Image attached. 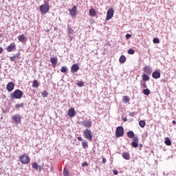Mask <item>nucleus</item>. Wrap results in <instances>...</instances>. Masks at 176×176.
<instances>
[{"mask_svg": "<svg viewBox=\"0 0 176 176\" xmlns=\"http://www.w3.org/2000/svg\"><path fill=\"white\" fill-rule=\"evenodd\" d=\"M69 12L72 17H75L78 13V7L76 6H74L72 9L69 10Z\"/></svg>", "mask_w": 176, "mask_h": 176, "instance_id": "7", "label": "nucleus"}, {"mask_svg": "<svg viewBox=\"0 0 176 176\" xmlns=\"http://www.w3.org/2000/svg\"><path fill=\"white\" fill-rule=\"evenodd\" d=\"M152 76H153V79H159V78H160V76H161L160 72H159V71L153 72L152 74Z\"/></svg>", "mask_w": 176, "mask_h": 176, "instance_id": "13", "label": "nucleus"}, {"mask_svg": "<svg viewBox=\"0 0 176 176\" xmlns=\"http://www.w3.org/2000/svg\"><path fill=\"white\" fill-rule=\"evenodd\" d=\"M77 85L78 86V87H83V86H85V82H83L82 81H78Z\"/></svg>", "mask_w": 176, "mask_h": 176, "instance_id": "33", "label": "nucleus"}, {"mask_svg": "<svg viewBox=\"0 0 176 176\" xmlns=\"http://www.w3.org/2000/svg\"><path fill=\"white\" fill-rule=\"evenodd\" d=\"M39 10L41 14H46V13L50 10V6L49 3L44 2V4L40 6Z\"/></svg>", "mask_w": 176, "mask_h": 176, "instance_id": "1", "label": "nucleus"}, {"mask_svg": "<svg viewBox=\"0 0 176 176\" xmlns=\"http://www.w3.org/2000/svg\"><path fill=\"white\" fill-rule=\"evenodd\" d=\"M105 163H107V159H105V157L102 158V164H105Z\"/></svg>", "mask_w": 176, "mask_h": 176, "instance_id": "45", "label": "nucleus"}, {"mask_svg": "<svg viewBox=\"0 0 176 176\" xmlns=\"http://www.w3.org/2000/svg\"><path fill=\"white\" fill-rule=\"evenodd\" d=\"M129 116L134 118L135 116V112H130Z\"/></svg>", "mask_w": 176, "mask_h": 176, "instance_id": "41", "label": "nucleus"}, {"mask_svg": "<svg viewBox=\"0 0 176 176\" xmlns=\"http://www.w3.org/2000/svg\"><path fill=\"white\" fill-rule=\"evenodd\" d=\"M63 175L69 176V172L66 168H64L63 170Z\"/></svg>", "mask_w": 176, "mask_h": 176, "instance_id": "36", "label": "nucleus"}, {"mask_svg": "<svg viewBox=\"0 0 176 176\" xmlns=\"http://www.w3.org/2000/svg\"><path fill=\"white\" fill-rule=\"evenodd\" d=\"M13 50H16V44L11 43L8 47H7V52L10 53V52H13Z\"/></svg>", "mask_w": 176, "mask_h": 176, "instance_id": "11", "label": "nucleus"}, {"mask_svg": "<svg viewBox=\"0 0 176 176\" xmlns=\"http://www.w3.org/2000/svg\"><path fill=\"white\" fill-rule=\"evenodd\" d=\"M122 157L125 160H130V154L129 153H124L122 154Z\"/></svg>", "mask_w": 176, "mask_h": 176, "instance_id": "20", "label": "nucleus"}, {"mask_svg": "<svg viewBox=\"0 0 176 176\" xmlns=\"http://www.w3.org/2000/svg\"><path fill=\"white\" fill-rule=\"evenodd\" d=\"M82 124L85 127L90 128V127H91V121H90V120L89 121H83Z\"/></svg>", "mask_w": 176, "mask_h": 176, "instance_id": "18", "label": "nucleus"}, {"mask_svg": "<svg viewBox=\"0 0 176 176\" xmlns=\"http://www.w3.org/2000/svg\"><path fill=\"white\" fill-rule=\"evenodd\" d=\"M12 120H13L16 124H19V123H21V116H20L19 114L14 115L12 117Z\"/></svg>", "mask_w": 176, "mask_h": 176, "instance_id": "6", "label": "nucleus"}, {"mask_svg": "<svg viewBox=\"0 0 176 176\" xmlns=\"http://www.w3.org/2000/svg\"><path fill=\"white\" fill-rule=\"evenodd\" d=\"M122 121L126 122L127 121V118L126 117L122 118Z\"/></svg>", "mask_w": 176, "mask_h": 176, "instance_id": "47", "label": "nucleus"}, {"mask_svg": "<svg viewBox=\"0 0 176 176\" xmlns=\"http://www.w3.org/2000/svg\"><path fill=\"white\" fill-rule=\"evenodd\" d=\"M124 134V129H123V126H118L116 131V137H117V138H119L120 137H123Z\"/></svg>", "mask_w": 176, "mask_h": 176, "instance_id": "4", "label": "nucleus"}, {"mask_svg": "<svg viewBox=\"0 0 176 176\" xmlns=\"http://www.w3.org/2000/svg\"><path fill=\"white\" fill-rule=\"evenodd\" d=\"M142 93L145 96H149V94H151V90H149V89L146 88V89H143Z\"/></svg>", "mask_w": 176, "mask_h": 176, "instance_id": "23", "label": "nucleus"}, {"mask_svg": "<svg viewBox=\"0 0 176 176\" xmlns=\"http://www.w3.org/2000/svg\"><path fill=\"white\" fill-rule=\"evenodd\" d=\"M113 8H109L107 11V17H106V20H111V19H112L113 17Z\"/></svg>", "mask_w": 176, "mask_h": 176, "instance_id": "8", "label": "nucleus"}, {"mask_svg": "<svg viewBox=\"0 0 176 176\" xmlns=\"http://www.w3.org/2000/svg\"><path fill=\"white\" fill-rule=\"evenodd\" d=\"M164 142L168 146H170V145H171V140L168 138H166Z\"/></svg>", "mask_w": 176, "mask_h": 176, "instance_id": "26", "label": "nucleus"}, {"mask_svg": "<svg viewBox=\"0 0 176 176\" xmlns=\"http://www.w3.org/2000/svg\"><path fill=\"white\" fill-rule=\"evenodd\" d=\"M142 79L144 82H147L148 80H149L150 78H149V76H148L147 74H143Z\"/></svg>", "mask_w": 176, "mask_h": 176, "instance_id": "25", "label": "nucleus"}, {"mask_svg": "<svg viewBox=\"0 0 176 176\" xmlns=\"http://www.w3.org/2000/svg\"><path fill=\"white\" fill-rule=\"evenodd\" d=\"M38 86H39V83L38 82V81L36 80H34L33 81V84H32V87H38Z\"/></svg>", "mask_w": 176, "mask_h": 176, "instance_id": "29", "label": "nucleus"}, {"mask_svg": "<svg viewBox=\"0 0 176 176\" xmlns=\"http://www.w3.org/2000/svg\"><path fill=\"white\" fill-rule=\"evenodd\" d=\"M57 61H58V60H57V57H56V56L52 57V58H51V59H50V62L52 63V66H53L54 67H55L56 65H57Z\"/></svg>", "mask_w": 176, "mask_h": 176, "instance_id": "17", "label": "nucleus"}, {"mask_svg": "<svg viewBox=\"0 0 176 176\" xmlns=\"http://www.w3.org/2000/svg\"><path fill=\"white\" fill-rule=\"evenodd\" d=\"M23 97V91L20 89H16L12 94L11 98H15L16 100H19Z\"/></svg>", "mask_w": 176, "mask_h": 176, "instance_id": "2", "label": "nucleus"}, {"mask_svg": "<svg viewBox=\"0 0 176 176\" xmlns=\"http://www.w3.org/2000/svg\"><path fill=\"white\" fill-rule=\"evenodd\" d=\"M145 124H146V123L145 122V121L144 120H140L139 122V125L142 128L144 129V127H145Z\"/></svg>", "mask_w": 176, "mask_h": 176, "instance_id": "27", "label": "nucleus"}, {"mask_svg": "<svg viewBox=\"0 0 176 176\" xmlns=\"http://www.w3.org/2000/svg\"><path fill=\"white\" fill-rule=\"evenodd\" d=\"M173 124H176V121L175 120L173 121Z\"/></svg>", "mask_w": 176, "mask_h": 176, "instance_id": "50", "label": "nucleus"}, {"mask_svg": "<svg viewBox=\"0 0 176 176\" xmlns=\"http://www.w3.org/2000/svg\"><path fill=\"white\" fill-rule=\"evenodd\" d=\"M60 72L67 74L68 72V67H67L66 66L62 67L60 69Z\"/></svg>", "mask_w": 176, "mask_h": 176, "instance_id": "24", "label": "nucleus"}, {"mask_svg": "<svg viewBox=\"0 0 176 176\" xmlns=\"http://www.w3.org/2000/svg\"><path fill=\"white\" fill-rule=\"evenodd\" d=\"M76 111H75V109H74L73 108H71L70 109H69L68 116L70 118H74V116H76Z\"/></svg>", "mask_w": 176, "mask_h": 176, "instance_id": "14", "label": "nucleus"}, {"mask_svg": "<svg viewBox=\"0 0 176 176\" xmlns=\"http://www.w3.org/2000/svg\"><path fill=\"white\" fill-rule=\"evenodd\" d=\"M86 166H89V164H87V162H85L82 164V167H86Z\"/></svg>", "mask_w": 176, "mask_h": 176, "instance_id": "43", "label": "nucleus"}, {"mask_svg": "<svg viewBox=\"0 0 176 176\" xmlns=\"http://www.w3.org/2000/svg\"><path fill=\"white\" fill-rule=\"evenodd\" d=\"M126 56L124 55H122L120 57V59H119V61L121 64H124V63H126Z\"/></svg>", "mask_w": 176, "mask_h": 176, "instance_id": "21", "label": "nucleus"}, {"mask_svg": "<svg viewBox=\"0 0 176 176\" xmlns=\"http://www.w3.org/2000/svg\"><path fill=\"white\" fill-rule=\"evenodd\" d=\"M78 141H83V139L82 138V137H78L77 138Z\"/></svg>", "mask_w": 176, "mask_h": 176, "instance_id": "46", "label": "nucleus"}, {"mask_svg": "<svg viewBox=\"0 0 176 176\" xmlns=\"http://www.w3.org/2000/svg\"><path fill=\"white\" fill-rule=\"evenodd\" d=\"M82 148H84V149H86V148L89 147V144H87V142H82Z\"/></svg>", "mask_w": 176, "mask_h": 176, "instance_id": "34", "label": "nucleus"}, {"mask_svg": "<svg viewBox=\"0 0 176 176\" xmlns=\"http://www.w3.org/2000/svg\"><path fill=\"white\" fill-rule=\"evenodd\" d=\"M32 168H34V170H38V163L34 162L32 164Z\"/></svg>", "mask_w": 176, "mask_h": 176, "instance_id": "35", "label": "nucleus"}, {"mask_svg": "<svg viewBox=\"0 0 176 176\" xmlns=\"http://www.w3.org/2000/svg\"><path fill=\"white\" fill-rule=\"evenodd\" d=\"M85 138H87L89 141H93V133L89 129H85L83 131Z\"/></svg>", "mask_w": 176, "mask_h": 176, "instance_id": "3", "label": "nucleus"}, {"mask_svg": "<svg viewBox=\"0 0 176 176\" xmlns=\"http://www.w3.org/2000/svg\"><path fill=\"white\" fill-rule=\"evenodd\" d=\"M19 162L23 164H28L30 163V157L24 154L19 157Z\"/></svg>", "mask_w": 176, "mask_h": 176, "instance_id": "5", "label": "nucleus"}, {"mask_svg": "<svg viewBox=\"0 0 176 176\" xmlns=\"http://www.w3.org/2000/svg\"><path fill=\"white\" fill-rule=\"evenodd\" d=\"M69 35H74V30L69 28L67 30Z\"/></svg>", "mask_w": 176, "mask_h": 176, "instance_id": "38", "label": "nucleus"}, {"mask_svg": "<svg viewBox=\"0 0 176 176\" xmlns=\"http://www.w3.org/2000/svg\"><path fill=\"white\" fill-rule=\"evenodd\" d=\"M144 71L147 75H151V74H152V68L149 66L144 67Z\"/></svg>", "mask_w": 176, "mask_h": 176, "instance_id": "15", "label": "nucleus"}, {"mask_svg": "<svg viewBox=\"0 0 176 176\" xmlns=\"http://www.w3.org/2000/svg\"><path fill=\"white\" fill-rule=\"evenodd\" d=\"M122 101L124 103L129 102V101H130V99L129 98V96H123Z\"/></svg>", "mask_w": 176, "mask_h": 176, "instance_id": "30", "label": "nucleus"}, {"mask_svg": "<svg viewBox=\"0 0 176 176\" xmlns=\"http://www.w3.org/2000/svg\"><path fill=\"white\" fill-rule=\"evenodd\" d=\"M126 135L129 137V138H134L135 135L133 131H129L126 133Z\"/></svg>", "mask_w": 176, "mask_h": 176, "instance_id": "19", "label": "nucleus"}, {"mask_svg": "<svg viewBox=\"0 0 176 176\" xmlns=\"http://www.w3.org/2000/svg\"><path fill=\"white\" fill-rule=\"evenodd\" d=\"M131 146L133 147V148H138V137H135L133 139V142L131 143Z\"/></svg>", "mask_w": 176, "mask_h": 176, "instance_id": "12", "label": "nucleus"}, {"mask_svg": "<svg viewBox=\"0 0 176 176\" xmlns=\"http://www.w3.org/2000/svg\"><path fill=\"white\" fill-rule=\"evenodd\" d=\"M3 52V48L0 47V54Z\"/></svg>", "mask_w": 176, "mask_h": 176, "instance_id": "48", "label": "nucleus"}, {"mask_svg": "<svg viewBox=\"0 0 176 176\" xmlns=\"http://www.w3.org/2000/svg\"><path fill=\"white\" fill-rule=\"evenodd\" d=\"M134 53H135V51H134L133 49H129L128 50V54H134Z\"/></svg>", "mask_w": 176, "mask_h": 176, "instance_id": "39", "label": "nucleus"}, {"mask_svg": "<svg viewBox=\"0 0 176 176\" xmlns=\"http://www.w3.org/2000/svg\"><path fill=\"white\" fill-rule=\"evenodd\" d=\"M6 89L8 91H13L14 89V82H10L7 84Z\"/></svg>", "mask_w": 176, "mask_h": 176, "instance_id": "10", "label": "nucleus"}, {"mask_svg": "<svg viewBox=\"0 0 176 176\" xmlns=\"http://www.w3.org/2000/svg\"><path fill=\"white\" fill-rule=\"evenodd\" d=\"M42 97H43L44 98L47 97V96H49V93L47 92V91H43L41 94Z\"/></svg>", "mask_w": 176, "mask_h": 176, "instance_id": "31", "label": "nucleus"}, {"mask_svg": "<svg viewBox=\"0 0 176 176\" xmlns=\"http://www.w3.org/2000/svg\"><path fill=\"white\" fill-rule=\"evenodd\" d=\"M19 57H20V53H17L14 54L12 56H10V60L13 63V61H16V59L19 58Z\"/></svg>", "mask_w": 176, "mask_h": 176, "instance_id": "16", "label": "nucleus"}, {"mask_svg": "<svg viewBox=\"0 0 176 176\" xmlns=\"http://www.w3.org/2000/svg\"><path fill=\"white\" fill-rule=\"evenodd\" d=\"M89 15H90V16H96V10L91 8V9L89 10Z\"/></svg>", "mask_w": 176, "mask_h": 176, "instance_id": "28", "label": "nucleus"}, {"mask_svg": "<svg viewBox=\"0 0 176 176\" xmlns=\"http://www.w3.org/2000/svg\"><path fill=\"white\" fill-rule=\"evenodd\" d=\"M141 86L144 87V89H146V87H148V86L146 85V82H143L141 83Z\"/></svg>", "mask_w": 176, "mask_h": 176, "instance_id": "40", "label": "nucleus"}, {"mask_svg": "<svg viewBox=\"0 0 176 176\" xmlns=\"http://www.w3.org/2000/svg\"><path fill=\"white\" fill-rule=\"evenodd\" d=\"M139 146H140V148H142V144H140L139 145Z\"/></svg>", "mask_w": 176, "mask_h": 176, "instance_id": "51", "label": "nucleus"}, {"mask_svg": "<svg viewBox=\"0 0 176 176\" xmlns=\"http://www.w3.org/2000/svg\"><path fill=\"white\" fill-rule=\"evenodd\" d=\"M113 174H114V175H118V171L117 170H113Z\"/></svg>", "mask_w": 176, "mask_h": 176, "instance_id": "49", "label": "nucleus"}, {"mask_svg": "<svg viewBox=\"0 0 176 176\" xmlns=\"http://www.w3.org/2000/svg\"><path fill=\"white\" fill-rule=\"evenodd\" d=\"M38 170H39V171H42V170H43V166L38 165Z\"/></svg>", "mask_w": 176, "mask_h": 176, "instance_id": "44", "label": "nucleus"}, {"mask_svg": "<svg viewBox=\"0 0 176 176\" xmlns=\"http://www.w3.org/2000/svg\"><path fill=\"white\" fill-rule=\"evenodd\" d=\"M153 43H160V40H159L158 38H154L153 39Z\"/></svg>", "mask_w": 176, "mask_h": 176, "instance_id": "37", "label": "nucleus"}, {"mask_svg": "<svg viewBox=\"0 0 176 176\" xmlns=\"http://www.w3.org/2000/svg\"><path fill=\"white\" fill-rule=\"evenodd\" d=\"M23 107H24V103L16 104L15 105L16 109H19V108H23Z\"/></svg>", "mask_w": 176, "mask_h": 176, "instance_id": "32", "label": "nucleus"}, {"mask_svg": "<svg viewBox=\"0 0 176 176\" xmlns=\"http://www.w3.org/2000/svg\"><path fill=\"white\" fill-rule=\"evenodd\" d=\"M18 40L19 42H24L25 41V36L24 34H21L18 36Z\"/></svg>", "mask_w": 176, "mask_h": 176, "instance_id": "22", "label": "nucleus"}, {"mask_svg": "<svg viewBox=\"0 0 176 176\" xmlns=\"http://www.w3.org/2000/svg\"><path fill=\"white\" fill-rule=\"evenodd\" d=\"M78 71H79V65L78 63L72 65L71 67V72L75 74L76 72H78Z\"/></svg>", "mask_w": 176, "mask_h": 176, "instance_id": "9", "label": "nucleus"}, {"mask_svg": "<svg viewBox=\"0 0 176 176\" xmlns=\"http://www.w3.org/2000/svg\"><path fill=\"white\" fill-rule=\"evenodd\" d=\"M125 36H126V39H130V38H131V34H126Z\"/></svg>", "mask_w": 176, "mask_h": 176, "instance_id": "42", "label": "nucleus"}]
</instances>
